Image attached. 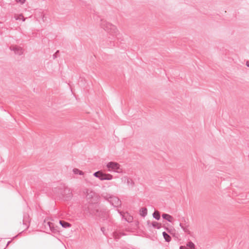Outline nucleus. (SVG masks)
<instances>
[{
	"label": "nucleus",
	"instance_id": "f257e3e1",
	"mask_svg": "<svg viewBox=\"0 0 249 249\" xmlns=\"http://www.w3.org/2000/svg\"><path fill=\"white\" fill-rule=\"evenodd\" d=\"M100 26L109 34L108 38L111 40H113L115 38L119 40L121 38L122 34L116 26L104 20H101Z\"/></svg>",
	"mask_w": 249,
	"mask_h": 249
},
{
	"label": "nucleus",
	"instance_id": "f03ea898",
	"mask_svg": "<svg viewBox=\"0 0 249 249\" xmlns=\"http://www.w3.org/2000/svg\"><path fill=\"white\" fill-rule=\"evenodd\" d=\"M88 211L90 214L99 217L103 220L107 219L108 216V212L100 209L98 205H95L94 208L93 205H90Z\"/></svg>",
	"mask_w": 249,
	"mask_h": 249
},
{
	"label": "nucleus",
	"instance_id": "7ed1b4c3",
	"mask_svg": "<svg viewBox=\"0 0 249 249\" xmlns=\"http://www.w3.org/2000/svg\"><path fill=\"white\" fill-rule=\"evenodd\" d=\"M84 193L86 195L87 199L90 203L88 207V209H89V207L90 205H93V208L95 205H97V203L99 199V196L97 194L89 189H86ZM88 210L89 211V210Z\"/></svg>",
	"mask_w": 249,
	"mask_h": 249
},
{
	"label": "nucleus",
	"instance_id": "20e7f679",
	"mask_svg": "<svg viewBox=\"0 0 249 249\" xmlns=\"http://www.w3.org/2000/svg\"><path fill=\"white\" fill-rule=\"evenodd\" d=\"M59 192L61 194L64 200L67 201L71 199L72 196L71 191L68 187H64L63 189H59Z\"/></svg>",
	"mask_w": 249,
	"mask_h": 249
},
{
	"label": "nucleus",
	"instance_id": "39448f33",
	"mask_svg": "<svg viewBox=\"0 0 249 249\" xmlns=\"http://www.w3.org/2000/svg\"><path fill=\"white\" fill-rule=\"evenodd\" d=\"M108 171L112 170L117 173L122 172V169L120 168V165L117 162L110 161L107 165Z\"/></svg>",
	"mask_w": 249,
	"mask_h": 249
},
{
	"label": "nucleus",
	"instance_id": "423d86ee",
	"mask_svg": "<svg viewBox=\"0 0 249 249\" xmlns=\"http://www.w3.org/2000/svg\"><path fill=\"white\" fill-rule=\"evenodd\" d=\"M109 198V202L114 207H118L121 205V201L117 197L110 196Z\"/></svg>",
	"mask_w": 249,
	"mask_h": 249
},
{
	"label": "nucleus",
	"instance_id": "0eeeda50",
	"mask_svg": "<svg viewBox=\"0 0 249 249\" xmlns=\"http://www.w3.org/2000/svg\"><path fill=\"white\" fill-rule=\"evenodd\" d=\"M10 49L11 50L14 51L16 54H18L19 55L22 54V53H23V49L21 47L18 46H11Z\"/></svg>",
	"mask_w": 249,
	"mask_h": 249
},
{
	"label": "nucleus",
	"instance_id": "6e6552de",
	"mask_svg": "<svg viewBox=\"0 0 249 249\" xmlns=\"http://www.w3.org/2000/svg\"><path fill=\"white\" fill-rule=\"evenodd\" d=\"M162 217L163 219L167 220L170 222H172L173 219V217L171 215L167 213H163L162 214Z\"/></svg>",
	"mask_w": 249,
	"mask_h": 249
},
{
	"label": "nucleus",
	"instance_id": "1a4fd4ad",
	"mask_svg": "<svg viewBox=\"0 0 249 249\" xmlns=\"http://www.w3.org/2000/svg\"><path fill=\"white\" fill-rule=\"evenodd\" d=\"M140 214L142 217H145L147 214V209L145 208H142L140 210Z\"/></svg>",
	"mask_w": 249,
	"mask_h": 249
},
{
	"label": "nucleus",
	"instance_id": "9d476101",
	"mask_svg": "<svg viewBox=\"0 0 249 249\" xmlns=\"http://www.w3.org/2000/svg\"><path fill=\"white\" fill-rule=\"evenodd\" d=\"M60 224L63 227V228H69L71 227V224L69 223L66 222L65 221L63 220H60L59 221Z\"/></svg>",
	"mask_w": 249,
	"mask_h": 249
},
{
	"label": "nucleus",
	"instance_id": "9b49d317",
	"mask_svg": "<svg viewBox=\"0 0 249 249\" xmlns=\"http://www.w3.org/2000/svg\"><path fill=\"white\" fill-rule=\"evenodd\" d=\"M162 235H163L165 241H166L167 242H169L171 241V236L168 233H167L165 231H163L162 232Z\"/></svg>",
	"mask_w": 249,
	"mask_h": 249
},
{
	"label": "nucleus",
	"instance_id": "f8f14e48",
	"mask_svg": "<svg viewBox=\"0 0 249 249\" xmlns=\"http://www.w3.org/2000/svg\"><path fill=\"white\" fill-rule=\"evenodd\" d=\"M112 235H113V237L116 240H118V239H120V238L121 237V236L122 235H124V234L122 233L121 232H118L117 231H115V232H113Z\"/></svg>",
	"mask_w": 249,
	"mask_h": 249
},
{
	"label": "nucleus",
	"instance_id": "ddd939ff",
	"mask_svg": "<svg viewBox=\"0 0 249 249\" xmlns=\"http://www.w3.org/2000/svg\"><path fill=\"white\" fill-rule=\"evenodd\" d=\"M153 216L156 220H159L160 218V213L158 211H155L153 213Z\"/></svg>",
	"mask_w": 249,
	"mask_h": 249
},
{
	"label": "nucleus",
	"instance_id": "4468645a",
	"mask_svg": "<svg viewBox=\"0 0 249 249\" xmlns=\"http://www.w3.org/2000/svg\"><path fill=\"white\" fill-rule=\"evenodd\" d=\"M113 178L112 175L109 174L104 173L103 180H111Z\"/></svg>",
	"mask_w": 249,
	"mask_h": 249
},
{
	"label": "nucleus",
	"instance_id": "2eb2a0df",
	"mask_svg": "<svg viewBox=\"0 0 249 249\" xmlns=\"http://www.w3.org/2000/svg\"><path fill=\"white\" fill-rule=\"evenodd\" d=\"M151 225L153 227L157 228L158 229H159L161 228V224L159 223L156 221L152 222Z\"/></svg>",
	"mask_w": 249,
	"mask_h": 249
},
{
	"label": "nucleus",
	"instance_id": "dca6fc26",
	"mask_svg": "<svg viewBox=\"0 0 249 249\" xmlns=\"http://www.w3.org/2000/svg\"><path fill=\"white\" fill-rule=\"evenodd\" d=\"M73 172L75 174H79L80 175H83L84 174V173L82 171H81L77 168H74L73 169Z\"/></svg>",
	"mask_w": 249,
	"mask_h": 249
},
{
	"label": "nucleus",
	"instance_id": "f3484780",
	"mask_svg": "<svg viewBox=\"0 0 249 249\" xmlns=\"http://www.w3.org/2000/svg\"><path fill=\"white\" fill-rule=\"evenodd\" d=\"M15 18L16 20H19L22 19L23 21H24L26 19V18H24L22 14H20L18 16H15Z\"/></svg>",
	"mask_w": 249,
	"mask_h": 249
},
{
	"label": "nucleus",
	"instance_id": "a211bd4d",
	"mask_svg": "<svg viewBox=\"0 0 249 249\" xmlns=\"http://www.w3.org/2000/svg\"><path fill=\"white\" fill-rule=\"evenodd\" d=\"M166 230L167 231L170 233L171 234L173 235V236L174 237H177V236H176V234L175 232H174V230H173L172 229H169L168 228H166Z\"/></svg>",
	"mask_w": 249,
	"mask_h": 249
},
{
	"label": "nucleus",
	"instance_id": "6ab92c4d",
	"mask_svg": "<svg viewBox=\"0 0 249 249\" xmlns=\"http://www.w3.org/2000/svg\"><path fill=\"white\" fill-rule=\"evenodd\" d=\"M111 196L110 195L107 194V193L103 194L102 195V196L104 197L108 201H109V200H110L109 196Z\"/></svg>",
	"mask_w": 249,
	"mask_h": 249
},
{
	"label": "nucleus",
	"instance_id": "aec40b11",
	"mask_svg": "<svg viewBox=\"0 0 249 249\" xmlns=\"http://www.w3.org/2000/svg\"><path fill=\"white\" fill-rule=\"evenodd\" d=\"M104 175V173L102 170H100V174L99 175L98 178L101 180H103Z\"/></svg>",
	"mask_w": 249,
	"mask_h": 249
},
{
	"label": "nucleus",
	"instance_id": "412c9836",
	"mask_svg": "<svg viewBox=\"0 0 249 249\" xmlns=\"http://www.w3.org/2000/svg\"><path fill=\"white\" fill-rule=\"evenodd\" d=\"M47 224L49 227L50 230L52 231V230L53 229V227H54L53 224L51 222H48Z\"/></svg>",
	"mask_w": 249,
	"mask_h": 249
},
{
	"label": "nucleus",
	"instance_id": "4be33fe9",
	"mask_svg": "<svg viewBox=\"0 0 249 249\" xmlns=\"http://www.w3.org/2000/svg\"><path fill=\"white\" fill-rule=\"evenodd\" d=\"M182 229L183 230V231H184V232L187 233L188 234H191V232L190 231L187 229V227H182Z\"/></svg>",
	"mask_w": 249,
	"mask_h": 249
},
{
	"label": "nucleus",
	"instance_id": "5701e85b",
	"mask_svg": "<svg viewBox=\"0 0 249 249\" xmlns=\"http://www.w3.org/2000/svg\"><path fill=\"white\" fill-rule=\"evenodd\" d=\"M100 174V171H98L93 173V176L97 178H98L99 175Z\"/></svg>",
	"mask_w": 249,
	"mask_h": 249
},
{
	"label": "nucleus",
	"instance_id": "b1692460",
	"mask_svg": "<svg viewBox=\"0 0 249 249\" xmlns=\"http://www.w3.org/2000/svg\"><path fill=\"white\" fill-rule=\"evenodd\" d=\"M26 0H16V2H20L21 4H23L25 3Z\"/></svg>",
	"mask_w": 249,
	"mask_h": 249
},
{
	"label": "nucleus",
	"instance_id": "393cba45",
	"mask_svg": "<svg viewBox=\"0 0 249 249\" xmlns=\"http://www.w3.org/2000/svg\"><path fill=\"white\" fill-rule=\"evenodd\" d=\"M52 232H54V233H56L58 231L57 229L55 228V227H53V229L51 231Z\"/></svg>",
	"mask_w": 249,
	"mask_h": 249
},
{
	"label": "nucleus",
	"instance_id": "a878e982",
	"mask_svg": "<svg viewBox=\"0 0 249 249\" xmlns=\"http://www.w3.org/2000/svg\"><path fill=\"white\" fill-rule=\"evenodd\" d=\"M59 53V51H57L56 52V53L53 55V59H55V58H56L57 56H56V53Z\"/></svg>",
	"mask_w": 249,
	"mask_h": 249
},
{
	"label": "nucleus",
	"instance_id": "bb28decb",
	"mask_svg": "<svg viewBox=\"0 0 249 249\" xmlns=\"http://www.w3.org/2000/svg\"><path fill=\"white\" fill-rule=\"evenodd\" d=\"M151 223H151V222H150V221L149 220H148V221H147V225L149 227H150L151 226H152Z\"/></svg>",
	"mask_w": 249,
	"mask_h": 249
},
{
	"label": "nucleus",
	"instance_id": "cd10ccee",
	"mask_svg": "<svg viewBox=\"0 0 249 249\" xmlns=\"http://www.w3.org/2000/svg\"><path fill=\"white\" fill-rule=\"evenodd\" d=\"M179 249H187L186 247H185V246H181L179 247Z\"/></svg>",
	"mask_w": 249,
	"mask_h": 249
},
{
	"label": "nucleus",
	"instance_id": "c85d7f7f",
	"mask_svg": "<svg viewBox=\"0 0 249 249\" xmlns=\"http://www.w3.org/2000/svg\"><path fill=\"white\" fill-rule=\"evenodd\" d=\"M41 16H42V20H43V21H45V20H44L45 15L42 14V13L41 14Z\"/></svg>",
	"mask_w": 249,
	"mask_h": 249
},
{
	"label": "nucleus",
	"instance_id": "c756f323",
	"mask_svg": "<svg viewBox=\"0 0 249 249\" xmlns=\"http://www.w3.org/2000/svg\"><path fill=\"white\" fill-rule=\"evenodd\" d=\"M246 66H247L248 67H249V61H246Z\"/></svg>",
	"mask_w": 249,
	"mask_h": 249
},
{
	"label": "nucleus",
	"instance_id": "7c9ffc66",
	"mask_svg": "<svg viewBox=\"0 0 249 249\" xmlns=\"http://www.w3.org/2000/svg\"><path fill=\"white\" fill-rule=\"evenodd\" d=\"M11 242V241H8L6 246H7Z\"/></svg>",
	"mask_w": 249,
	"mask_h": 249
},
{
	"label": "nucleus",
	"instance_id": "2f4dec72",
	"mask_svg": "<svg viewBox=\"0 0 249 249\" xmlns=\"http://www.w3.org/2000/svg\"><path fill=\"white\" fill-rule=\"evenodd\" d=\"M179 226L182 228V227H183L182 226V224L181 223H180Z\"/></svg>",
	"mask_w": 249,
	"mask_h": 249
}]
</instances>
